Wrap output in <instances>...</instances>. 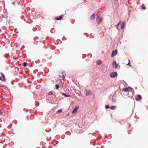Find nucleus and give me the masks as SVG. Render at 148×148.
<instances>
[{
    "instance_id": "nucleus-27",
    "label": "nucleus",
    "mask_w": 148,
    "mask_h": 148,
    "mask_svg": "<svg viewBox=\"0 0 148 148\" xmlns=\"http://www.w3.org/2000/svg\"><path fill=\"white\" fill-rule=\"evenodd\" d=\"M12 4H15V2H12Z\"/></svg>"
},
{
    "instance_id": "nucleus-4",
    "label": "nucleus",
    "mask_w": 148,
    "mask_h": 148,
    "mask_svg": "<svg viewBox=\"0 0 148 148\" xmlns=\"http://www.w3.org/2000/svg\"><path fill=\"white\" fill-rule=\"evenodd\" d=\"M132 88L130 87L123 88V90L125 92L130 91L131 93V91H132Z\"/></svg>"
},
{
    "instance_id": "nucleus-25",
    "label": "nucleus",
    "mask_w": 148,
    "mask_h": 148,
    "mask_svg": "<svg viewBox=\"0 0 148 148\" xmlns=\"http://www.w3.org/2000/svg\"><path fill=\"white\" fill-rule=\"evenodd\" d=\"M105 108L106 109H109V106L107 105L105 106Z\"/></svg>"
},
{
    "instance_id": "nucleus-26",
    "label": "nucleus",
    "mask_w": 148,
    "mask_h": 148,
    "mask_svg": "<svg viewBox=\"0 0 148 148\" xmlns=\"http://www.w3.org/2000/svg\"><path fill=\"white\" fill-rule=\"evenodd\" d=\"M2 114V112H1V111H0V114L1 115Z\"/></svg>"
},
{
    "instance_id": "nucleus-28",
    "label": "nucleus",
    "mask_w": 148,
    "mask_h": 148,
    "mask_svg": "<svg viewBox=\"0 0 148 148\" xmlns=\"http://www.w3.org/2000/svg\"><path fill=\"white\" fill-rule=\"evenodd\" d=\"M0 79H1H1H2L1 77H0Z\"/></svg>"
},
{
    "instance_id": "nucleus-14",
    "label": "nucleus",
    "mask_w": 148,
    "mask_h": 148,
    "mask_svg": "<svg viewBox=\"0 0 148 148\" xmlns=\"http://www.w3.org/2000/svg\"><path fill=\"white\" fill-rule=\"evenodd\" d=\"M101 62L100 60H98L97 61V64L98 65H100L101 64Z\"/></svg>"
},
{
    "instance_id": "nucleus-19",
    "label": "nucleus",
    "mask_w": 148,
    "mask_h": 148,
    "mask_svg": "<svg viewBox=\"0 0 148 148\" xmlns=\"http://www.w3.org/2000/svg\"><path fill=\"white\" fill-rule=\"evenodd\" d=\"M27 63L26 62H24L23 63V65L24 67H25L27 66Z\"/></svg>"
},
{
    "instance_id": "nucleus-16",
    "label": "nucleus",
    "mask_w": 148,
    "mask_h": 148,
    "mask_svg": "<svg viewBox=\"0 0 148 148\" xmlns=\"http://www.w3.org/2000/svg\"><path fill=\"white\" fill-rule=\"evenodd\" d=\"M116 99L115 97L114 96H113L112 97V100L113 102H115V99Z\"/></svg>"
},
{
    "instance_id": "nucleus-2",
    "label": "nucleus",
    "mask_w": 148,
    "mask_h": 148,
    "mask_svg": "<svg viewBox=\"0 0 148 148\" xmlns=\"http://www.w3.org/2000/svg\"><path fill=\"white\" fill-rule=\"evenodd\" d=\"M96 22L98 25L99 24L102 22V18L101 17H98L96 19Z\"/></svg>"
},
{
    "instance_id": "nucleus-20",
    "label": "nucleus",
    "mask_w": 148,
    "mask_h": 148,
    "mask_svg": "<svg viewBox=\"0 0 148 148\" xmlns=\"http://www.w3.org/2000/svg\"><path fill=\"white\" fill-rule=\"evenodd\" d=\"M121 23V22H119L118 23V24H117V25H116V28H117V29H118V28H119V25H120V23Z\"/></svg>"
},
{
    "instance_id": "nucleus-23",
    "label": "nucleus",
    "mask_w": 148,
    "mask_h": 148,
    "mask_svg": "<svg viewBox=\"0 0 148 148\" xmlns=\"http://www.w3.org/2000/svg\"><path fill=\"white\" fill-rule=\"evenodd\" d=\"M62 111V109H60L59 110H58L57 112V113H60V112H61Z\"/></svg>"
},
{
    "instance_id": "nucleus-11",
    "label": "nucleus",
    "mask_w": 148,
    "mask_h": 148,
    "mask_svg": "<svg viewBox=\"0 0 148 148\" xmlns=\"http://www.w3.org/2000/svg\"><path fill=\"white\" fill-rule=\"evenodd\" d=\"M63 16V15H62L60 16L59 17H56L55 18L56 20H60L61 19H62V17Z\"/></svg>"
},
{
    "instance_id": "nucleus-21",
    "label": "nucleus",
    "mask_w": 148,
    "mask_h": 148,
    "mask_svg": "<svg viewBox=\"0 0 148 148\" xmlns=\"http://www.w3.org/2000/svg\"><path fill=\"white\" fill-rule=\"evenodd\" d=\"M128 61H129V63H128V64H127V65L131 66V65L130 64V61L129 59L128 60Z\"/></svg>"
},
{
    "instance_id": "nucleus-9",
    "label": "nucleus",
    "mask_w": 148,
    "mask_h": 148,
    "mask_svg": "<svg viewBox=\"0 0 148 148\" xmlns=\"http://www.w3.org/2000/svg\"><path fill=\"white\" fill-rule=\"evenodd\" d=\"M59 76L60 77H62L63 78V79H64L65 76L64 75V74L62 73H59Z\"/></svg>"
},
{
    "instance_id": "nucleus-1",
    "label": "nucleus",
    "mask_w": 148,
    "mask_h": 148,
    "mask_svg": "<svg viewBox=\"0 0 148 148\" xmlns=\"http://www.w3.org/2000/svg\"><path fill=\"white\" fill-rule=\"evenodd\" d=\"M112 66L114 68H119L120 66L116 63V62L115 60H113L112 62Z\"/></svg>"
},
{
    "instance_id": "nucleus-5",
    "label": "nucleus",
    "mask_w": 148,
    "mask_h": 148,
    "mask_svg": "<svg viewBox=\"0 0 148 148\" xmlns=\"http://www.w3.org/2000/svg\"><path fill=\"white\" fill-rule=\"evenodd\" d=\"M117 75V73L115 72H112L110 75V76L111 77H114Z\"/></svg>"
},
{
    "instance_id": "nucleus-18",
    "label": "nucleus",
    "mask_w": 148,
    "mask_h": 148,
    "mask_svg": "<svg viewBox=\"0 0 148 148\" xmlns=\"http://www.w3.org/2000/svg\"><path fill=\"white\" fill-rule=\"evenodd\" d=\"M115 106H112L110 107V109L112 110L115 109Z\"/></svg>"
},
{
    "instance_id": "nucleus-22",
    "label": "nucleus",
    "mask_w": 148,
    "mask_h": 148,
    "mask_svg": "<svg viewBox=\"0 0 148 148\" xmlns=\"http://www.w3.org/2000/svg\"><path fill=\"white\" fill-rule=\"evenodd\" d=\"M145 5L144 4H143L142 6V8L143 9L145 10L146 9V7H144V6Z\"/></svg>"
},
{
    "instance_id": "nucleus-17",
    "label": "nucleus",
    "mask_w": 148,
    "mask_h": 148,
    "mask_svg": "<svg viewBox=\"0 0 148 148\" xmlns=\"http://www.w3.org/2000/svg\"><path fill=\"white\" fill-rule=\"evenodd\" d=\"M56 88V89L58 90L59 88V86L58 84H56L55 85Z\"/></svg>"
},
{
    "instance_id": "nucleus-10",
    "label": "nucleus",
    "mask_w": 148,
    "mask_h": 148,
    "mask_svg": "<svg viewBox=\"0 0 148 148\" xmlns=\"http://www.w3.org/2000/svg\"><path fill=\"white\" fill-rule=\"evenodd\" d=\"M1 76L2 77H1L2 79H1V80L2 81H4L5 80V77L4 75H3V74L2 73H1Z\"/></svg>"
},
{
    "instance_id": "nucleus-7",
    "label": "nucleus",
    "mask_w": 148,
    "mask_h": 148,
    "mask_svg": "<svg viewBox=\"0 0 148 148\" xmlns=\"http://www.w3.org/2000/svg\"><path fill=\"white\" fill-rule=\"evenodd\" d=\"M91 92L90 90H86V96L88 95L91 94Z\"/></svg>"
},
{
    "instance_id": "nucleus-12",
    "label": "nucleus",
    "mask_w": 148,
    "mask_h": 148,
    "mask_svg": "<svg viewBox=\"0 0 148 148\" xmlns=\"http://www.w3.org/2000/svg\"><path fill=\"white\" fill-rule=\"evenodd\" d=\"M95 18V14H93L90 17V19L91 20L94 19Z\"/></svg>"
},
{
    "instance_id": "nucleus-15",
    "label": "nucleus",
    "mask_w": 148,
    "mask_h": 148,
    "mask_svg": "<svg viewBox=\"0 0 148 148\" xmlns=\"http://www.w3.org/2000/svg\"><path fill=\"white\" fill-rule=\"evenodd\" d=\"M62 95L66 97H69V95H67L65 93H62Z\"/></svg>"
},
{
    "instance_id": "nucleus-6",
    "label": "nucleus",
    "mask_w": 148,
    "mask_h": 148,
    "mask_svg": "<svg viewBox=\"0 0 148 148\" xmlns=\"http://www.w3.org/2000/svg\"><path fill=\"white\" fill-rule=\"evenodd\" d=\"M117 53V50H115L113 51L112 52V53L111 55V57H112L114 56L115 55H116Z\"/></svg>"
},
{
    "instance_id": "nucleus-3",
    "label": "nucleus",
    "mask_w": 148,
    "mask_h": 148,
    "mask_svg": "<svg viewBox=\"0 0 148 148\" xmlns=\"http://www.w3.org/2000/svg\"><path fill=\"white\" fill-rule=\"evenodd\" d=\"M79 107L78 105L76 106L73 109L72 112V113L73 114H76L77 113L78 110L79 109Z\"/></svg>"
},
{
    "instance_id": "nucleus-13",
    "label": "nucleus",
    "mask_w": 148,
    "mask_h": 148,
    "mask_svg": "<svg viewBox=\"0 0 148 148\" xmlns=\"http://www.w3.org/2000/svg\"><path fill=\"white\" fill-rule=\"evenodd\" d=\"M138 99H139L140 100L142 99V97L140 95H137ZM136 100L137 101H138V99L137 98H136Z\"/></svg>"
},
{
    "instance_id": "nucleus-8",
    "label": "nucleus",
    "mask_w": 148,
    "mask_h": 148,
    "mask_svg": "<svg viewBox=\"0 0 148 148\" xmlns=\"http://www.w3.org/2000/svg\"><path fill=\"white\" fill-rule=\"evenodd\" d=\"M125 24H125V21H123L122 24V25H121V29H123L124 28V27L125 25Z\"/></svg>"
},
{
    "instance_id": "nucleus-24",
    "label": "nucleus",
    "mask_w": 148,
    "mask_h": 148,
    "mask_svg": "<svg viewBox=\"0 0 148 148\" xmlns=\"http://www.w3.org/2000/svg\"><path fill=\"white\" fill-rule=\"evenodd\" d=\"M53 94V93L52 92H49L48 93V95H52Z\"/></svg>"
}]
</instances>
